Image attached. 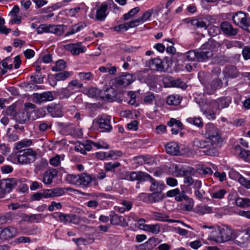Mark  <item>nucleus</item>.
<instances>
[{"label":"nucleus","instance_id":"f03ea898","mask_svg":"<svg viewBox=\"0 0 250 250\" xmlns=\"http://www.w3.org/2000/svg\"><path fill=\"white\" fill-rule=\"evenodd\" d=\"M219 47L220 44L218 42L213 40H209L197 51V61L203 62L211 58L213 55V52L216 51Z\"/></svg>","mask_w":250,"mask_h":250},{"label":"nucleus","instance_id":"8fccbe9b","mask_svg":"<svg viewBox=\"0 0 250 250\" xmlns=\"http://www.w3.org/2000/svg\"><path fill=\"white\" fill-rule=\"evenodd\" d=\"M139 11L140 8L139 7H136L129 10L127 13L123 15V19L125 21H127L136 15Z\"/></svg>","mask_w":250,"mask_h":250},{"label":"nucleus","instance_id":"bf43d9fd","mask_svg":"<svg viewBox=\"0 0 250 250\" xmlns=\"http://www.w3.org/2000/svg\"><path fill=\"white\" fill-rule=\"evenodd\" d=\"M122 155L123 153L120 151L110 150L107 152L108 158L116 159L118 157L122 156Z\"/></svg>","mask_w":250,"mask_h":250},{"label":"nucleus","instance_id":"f257e3e1","mask_svg":"<svg viewBox=\"0 0 250 250\" xmlns=\"http://www.w3.org/2000/svg\"><path fill=\"white\" fill-rule=\"evenodd\" d=\"M206 140L195 138L192 142V146L199 148H209L205 151L206 155L215 156L218 155L216 146H219L222 142L220 130L213 124L208 123L205 126Z\"/></svg>","mask_w":250,"mask_h":250},{"label":"nucleus","instance_id":"3c124183","mask_svg":"<svg viewBox=\"0 0 250 250\" xmlns=\"http://www.w3.org/2000/svg\"><path fill=\"white\" fill-rule=\"evenodd\" d=\"M72 73L68 71H63L55 75V80L58 81H64L69 78Z\"/></svg>","mask_w":250,"mask_h":250},{"label":"nucleus","instance_id":"c756f323","mask_svg":"<svg viewBox=\"0 0 250 250\" xmlns=\"http://www.w3.org/2000/svg\"><path fill=\"white\" fill-rule=\"evenodd\" d=\"M219 111L214 108V107L211 106L210 103V105L207 110L204 112V115L209 120H213L216 118V114L218 113Z\"/></svg>","mask_w":250,"mask_h":250},{"label":"nucleus","instance_id":"6e6552de","mask_svg":"<svg viewBox=\"0 0 250 250\" xmlns=\"http://www.w3.org/2000/svg\"><path fill=\"white\" fill-rule=\"evenodd\" d=\"M53 99V96L50 91L44 92L42 93H35L33 94V102L38 104L52 101Z\"/></svg>","mask_w":250,"mask_h":250},{"label":"nucleus","instance_id":"2eb2a0df","mask_svg":"<svg viewBox=\"0 0 250 250\" xmlns=\"http://www.w3.org/2000/svg\"><path fill=\"white\" fill-rule=\"evenodd\" d=\"M135 80L136 77L134 75L125 73L117 78V83L125 86L130 84Z\"/></svg>","mask_w":250,"mask_h":250},{"label":"nucleus","instance_id":"6e6d98bb","mask_svg":"<svg viewBox=\"0 0 250 250\" xmlns=\"http://www.w3.org/2000/svg\"><path fill=\"white\" fill-rule=\"evenodd\" d=\"M78 76L82 81H90L94 78V75L91 72H80Z\"/></svg>","mask_w":250,"mask_h":250},{"label":"nucleus","instance_id":"680f3d73","mask_svg":"<svg viewBox=\"0 0 250 250\" xmlns=\"http://www.w3.org/2000/svg\"><path fill=\"white\" fill-rule=\"evenodd\" d=\"M154 99L155 96L154 94L149 93L144 97V101L146 104H152Z\"/></svg>","mask_w":250,"mask_h":250},{"label":"nucleus","instance_id":"bb28decb","mask_svg":"<svg viewBox=\"0 0 250 250\" xmlns=\"http://www.w3.org/2000/svg\"><path fill=\"white\" fill-rule=\"evenodd\" d=\"M53 218L63 224L69 223V214H64L62 212H57L52 214Z\"/></svg>","mask_w":250,"mask_h":250},{"label":"nucleus","instance_id":"5701e85b","mask_svg":"<svg viewBox=\"0 0 250 250\" xmlns=\"http://www.w3.org/2000/svg\"><path fill=\"white\" fill-rule=\"evenodd\" d=\"M188 23H190L192 25L196 28H203L207 29L208 23L206 20L203 19H187L186 20Z\"/></svg>","mask_w":250,"mask_h":250},{"label":"nucleus","instance_id":"774afa93","mask_svg":"<svg viewBox=\"0 0 250 250\" xmlns=\"http://www.w3.org/2000/svg\"><path fill=\"white\" fill-rule=\"evenodd\" d=\"M175 200L178 202H181L183 200L187 201V200H189V198L186 194L185 192L184 191H183L181 193L179 192V193L178 194L176 195Z\"/></svg>","mask_w":250,"mask_h":250},{"label":"nucleus","instance_id":"b1692460","mask_svg":"<svg viewBox=\"0 0 250 250\" xmlns=\"http://www.w3.org/2000/svg\"><path fill=\"white\" fill-rule=\"evenodd\" d=\"M29 119V115L26 109L16 113L15 119L20 124H23Z\"/></svg>","mask_w":250,"mask_h":250},{"label":"nucleus","instance_id":"79ce46f5","mask_svg":"<svg viewBox=\"0 0 250 250\" xmlns=\"http://www.w3.org/2000/svg\"><path fill=\"white\" fill-rule=\"evenodd\" d=\"M164 195L163 193L152 192L150 193L149 203H153L159 202L164 199Z\"/></svg>","mask_w":250,"mask_h":250},{"label":"nucleus","instance_id":"aec40b11","mask_svg":"<svg viewBox=\"0 0 250 250\" xmlns=\"http://www.w3.org/2000/svg\"><path fill=\"white\" fill-rule=\"evenodd\" d=\"M17 229L14 227H8L0 231V238L4 240L15 237L17 234Z\"/></svg>","mask_w":250,"mask_h":250},{"label":"nucleus","instance_id":"6ab92c4d","mask_svg":"<svg viewBox=\"0 0 250 250\" xmlns=\"http://www.w3.org/2000/svg\"><path fill=\"white\" fill-rule=\"evenodd\" d=\"M58 172L56 169H51L45 171L42 176V182L45 185H50L53 179L57 176Z\"/></svg>","mask_w":250,"mask_h":250},{"label":"nucleus","instance_id":"423d86ee","mask_svg":"<svg viewBox=\"0 0 250 250\" xmlns=\"http://www.w3.org/2000/svg\"><path fill=\"white\" fill-rule=\"evenodd\" d=\"M247 230H233L232 240L235 244L243 248L249 240Z\"/></svg>","mask_w":250,"mask_h":250},{"label":"nucleus","instance_id":"4c0bfd02","mask_svg":"<svg viewBox=\"0 0 250 250\" xmlns=\"http://www.w3.org/2000/svg\"><path fill=\"white\" fill-rule=\"evenodd\" d=\"M168 217V215L166 213L154 211L152 212V219L156 221L165 222Z\"/></svg>","mask_w":250,"mask_h":250},{"label":"nucleus","instance_id":"e2e57ef3","mask_svg":"<svg viewBox=\"0 0 250 250\" xmlns=\"http://www.w3.org/2000/svg\"><path fill=\"white\" fill-rule=\"evenodd\" d=\"M55 208L57 209H60L62 208V205L60 203H57L55 201L51 202L50 205L48 207V209L49 211H53Z\"/></svg>","mask_w":250,"mask_h":250},{"label":"nucleus","instance_id":"9b49d317","mask_svg":"<svg viewBox=\"0 0 250 250\" xmlns=\"http://www.w3.org/2000/svg\"><path fill=\"white\" fill-rule=\"evenodd\" d=\"M44 199L53 198L60 197L64 194L65 191L62 188H57L53 189H46L42 191Z\"/></svg>","mask_w":250,"mask_h":250},{"label":"nucleus","instance_id":"20e7f679","mask_svg":"<svg viewBox=\"0 0 250 250\" xmlns=\"http://www.w3.org/2000/svg\"><path fill=\"white\" fill-rule=\"evenodd\" d=\"M37 154L31 148L20 150L13 156L15 158L13 163H18L21 165H27L33 162L36 159Z\"/></svg>","mask_w":250,"mask_h":250},{"label":"nucleus","instance_id":"2f4dec72","mask_svg":"<svg viewBox=\"0 0 250 250\" xmlns=\"http://www.w3.org/2000/svg\"><path fill=\"white\" fill-rule=\"evenodd\" d=\"M161 229V225L160 224H149L146 227L145 231L151 232L157 235L160 233Z\"/></svg>","mask_w":250,"mask_h":250},{"label":"nucleus","instance_id":"5fc2aeb1","mask_svg":"<svg viewBox=\"0 0 250 250\" xmlns=\"http://www.w3.org/2000/svg\"><path fill=\"white\" fill-rule=\"evenodd\" d=\"M187 60L188 61H197V52L196 50H190L185 54Z\"/></svg>","mask_w":250,"mask_h":250},{"label":"nucleus","instance_id":"49530a36","mask_svg":"<svg viewBox=\"0 0 250 250\" xmlns=\"http://www.w3.org/2000/svg\"><path fill=\"white\" fill-rule=\"evenodd\" d=\"M66 66V62L62 60H59L56 62L55 65L52 67V70L56 72L62 71L65 68Z\"/></svg>","mask_w":250,"mask_h":250},{"label":"nucleus","instance_id":"69168bd1","mask_svg":"<svg viewBox=\"0 0 250 250\" xmlns=\"http://www.w3.org/2000/svg\"><path fill=\"white\" fill-rule=\"evenodd\" d=\"M239 182L247 188H250V180H247L245 177L240 175L238 179Z\"/></svg>","mask_w":250,"mask_h":250},{"label":"nucleus","instance_id":"603ef678","mask_svg":"<svg viewBox=\"0 0 250 250\" xmlns=\"http://www.w3.org/2000/svg\"><path fill=\"white\" fill-rule=\"evenodd\" d=\"M51 24H42L38 26L37 33L38 34L44 33H50Z\"/></svg>","mask_w":250,"mask_h":250},{"label":"nucleus","instance_id":"4be33fe9","mask_svg":"<svg viewBox=\"0 0 250 250\" xmlns=\"http://www.w3.org/2000/svg\"><path fill=\"white\" fill-rule=\"evenodd\" d=\"M220 27L222 31L228 35L234 36L237 33V29L232 28V25L228 22H223Z\"/></svg>","mask_w":250,"mask_h":250},{"label":"nucleus","instance_id":"ddd939ff","mask_svg":"<svg viewBox=\"0 0 250 250\" xmlns=\"http://www.w3.org/2000/svg\"><path fill=\"white\" fill-rule=\"evenodd\" d=\"M97 123L101 132H110L112 129L110 120L108 117L102 116L97 120Z\"/></svg>","mask_w":250,"mask_h":250},{"label":"nucleus","instance_id":"7ed1b4c3","mask_svg":"<svg viewBox=\"0 0 250 250\" xmlns=\"http://www.w3.org/2000/svg\"><path fill=\"white\" fill-rule=\"evenodd\" d=\"M233 229L227 226L218 227L210 234L209 239L217 243H223L232 240Z\"/></svg>","mask_w":250,"mask_h":250},{"label":"nucleus","instance_id":"a878e982","mask_svg":"<svg viewBox=\"0 0 250 250\" xmlns=\"http://www.w3.org/2000/svg\"><path fill=\"white\" fill-rule=\"evenodd\" d=\"M223 72L225 76L228 78H234L239 75V72L236 68L233 66L226 67L224 70Z\"/></svg>","mask_w":250,"mask_h":250},{"label":"nucleus","instance_id":"39448f33","mask_svg":"<svg viewBox=\"0 0 250 250\" xmlns=\"http://www.w3.org/2000/svg\"><path fill=\"white\" fill-rule=\"evenodd\" d=\"M92 180L90 175L84 173L78 175L68 174L65 177V180L67 183L83 187H88Z\"/></svg>","mask_w":250,"mask_h":250},{"label":"nucleus","instance_id":"f704fd0d","mask_svg":"<svg viewBox=\"0 0 250 250\" xmlns=\"http://www.w3.org/2000/svg\"><path fill=\"white\" fill-rule=\"evenodd\" d=\"M120 165V163L118 162H110L104 164V168L106 172H114L116 169Z\"/></svg>","mask_w":250,"mask_h":250},{"label":"nucleus","instance_id":"f3484780","mask_svg":"<svg viewBox=\"0 0 250 250\" xmlns=\"http://www.w3.org/2000/svg\"><path fill=\"white\" fill-rule=\"evenodd\" d=\"M231 103V100L228 98H221L211 102V106L214 107L218 111L220 109L226 108Z\"/></svg>","mask_w":250,"mask_h":250},{"label":"nucleus","instance_id":"dca6fc26","mask_svg":"<svg viewBox=\"0 0 250 250\" xmlns=\"http://www.w3.org/2000/svg\"><path fill=\"white\" fill-rule=\"evenodd\" d=\"M148 66L152 70L160 72L165 71L164 63L159 58L151 59L148 62Z\"/></svg>","mask_w":250,"mask_h":250},{"label":"nucleus","instance_id":"864d4df0","mask_svg":"<svg viewBox=\"0 0 250 250\" xmlns=\"http://www.w3.org/2000/svg\"><path fill=\"white\" fill-rule=\"evenodd\" d=\"M226 190L224 189H220L218 190L215 191L211 194V197L212 198L217 199H221L224 198L226 194Z\"/></svg>","mask_w":250,"mask_h":250},{"label":"nucleus","instance_id":"4468645a","mask_svg":"<svg viewBox=\"0 0 250 250\" xmlns=\"http://www.w3.org/2000/svg\"><path fill=\"white\" fill-rule=\"evenodd\" d=\"M149 182L151 184L149 187V190L151 192L162 193L163 190L166 187L164 182L156 180L153 177L151 178Z\"/></svg>","mask_w":250,"mask_h":250},{"label":"nucleus","instance_id":"0e129e2a","mask_svg":"<svg viewBox=\"0 0 250 250\" xmlns=\"http://www.w3.org/2000/svg\"><path fill=\"white\" fill-rule=\"evenodd\" d=\"M69 223L78 224L81 221L80 217L78 215L69 214Z\"/></svg>","mask_w":250,"mask_h":250},{"label":"nucleus","instance_id":"a18cd8bd","mask_svg":"<svg viewBox=\"0 0 250 250\" xmlns=\"http://www.w3.org/2000/svg\"><path fill=\"white\" fill-rule=\"evenodd\" d=\"M9 60H11L10 57H7L5 59H4L2 62L1 64L3 67V69L0 67V73L2 75H4L7 73V69H11L13 67L12 64H8V61Z\"/></svg>","mask_w":250,"mask_h":250},{"label":"nucleus","instance_id":"c85d7f7f","mask_svg":"<svg viewBox=\"0 0 250 250\" xmlns=\"http://www.w3.org/2000/svg\"><path fill=\"white\" fill-rule=\"evenodd\" d=\"M110 221L112 225L121 226L127 225V224L125 222V220L124 217L116 214H114L111 216Z\"/></svg>","mask_w":250,"mask_h":250},{"label":"nucleus","instance_id":"4d7b16f0","mask_svg":"<svg viewBox=\"0 0 250 250\" xmlns=\"http://www.w3.org/2000/svg\"><path fill=\"white\" fill-rule=\"evenodd\" d=\"M5 188L9 190L15 187L17 184V181L15 179H6L4 182Z\"/></svg>","mask_w":250,"mask_h":250},{"label":"nucleus","instance_id":"c9c22d12","mask_svg":"<svg viewBox=\"0 0 250 250\" xmlns=\"http://www.w3.org/2000/svg\"><path fill=\"white\" fill-rule=\"evenodd\" d=\"M235 149L237 151H239V156L246 161H250V151L248 150H242L240 146H236Z\"/></svg>","mask_w":250,"mask_h":250},{"label":"nucleus","instance_id":"58836bf2","mask_svg":"<svg viewBox=\"0 0 250 250\" xmlns=\"http://www.w3.org/2000/svg\"><path fill=\"white\" fill-rule=\"evenodd\" d=\"M212 211V208L207 205H198L196 208V213L204 215L210 213Z\"/></svg>","mask_w":250,"mask_h":250},{"label":"nucleus","instance_id":"13d9d810","mask_svg":"<svg viewBox=\"0 0 250 250\" xmlns=\"http://www.w3.org/2000/svg\"><path fill=\"white\" fill-rule=\"evenodd\" d=\"M16 105L14 104L9 106L5 110L6 115L15 119V116L16 114Z\"/></svg>","mask_w":250,"mask_h":250},{"label":"nucleus","instance_id":"72a5a7b5","mask_svg":"<svg viewBox=\"0 0 250 250\" xmlns=\"http://www.w3.org/2000/svg\"><path fill=\"white\" fill-rule=\"evenodd\" d=\"M187 123L193 125L199 128H201L203 126V122L201 117H190L186 119Z\"/></svg>","mask_w":250,"mask_h":250},{"label":"nucleus","instance_id":"de8ad7c7","mask_svg":"<svg viewBox=\"0 0 250 250\" xmlns=\"http://www.w3.org/2000/svg\"><path fill=\"white\" fill-rule=\"evenodd\" d=\"M64 159L63 155H56L49 160L50 164L54 167H58L61 164V161Z\"/></svg>","mask_w":250,"mask_h":250},{"label":"nucleus","instance_id":"c03bdc74","mask_svg":"<svg viewBox=\"0 0 250 250\" xmlns=\"http://www.w3.org/2000/svg\"><path fill=\"white\" fill-rule=\"evenodd\" d=\"M32 141L30 139H24L16 143L15 145L16 149L20 150L23 147L31 146Z\"/></svg>","mask_w":250,"mask_h":250},{"label":"nucleus","instance_id":"f8f14e48","mask_svg":"<svg viewBox=\"0 0 250 250\" xmlns=\"http://www.w3.org/2000/svg\"><path fill=\"white\" fill-rule=\"evenodd\" d=\"M108 6V3L104 2L96 10V14L95 16V19L98 21H104L108 12H107Z\"/></svg>","mask_w":250,"mask_h":250},{"label":"nucleus","instance_id":"0eeeda50","mask_svg":"<svg viewBox=\"0 0 250 250\" xmlns=\"http://www.w3.org/2000/svg\"><path fill=\"white\" fill-rule=\"evenodd\" d=\"M83 86V84L77 80H73L70 82L65 88L61 90V94L63 98H68L72 94L78 92Z\"/></svg>","mask_w":250,"mask_h":250},{"label":"nucleus","instance_id":"09e8293b","mask_svg":"<svg viewBox=\"0 0 250 250\" xmlns=\"http://www.w3.org/2000/svg\"><path fill=\"white\" fill-rule=\"evenodd\" d=\"M152 178V177H151L149 174H148L146 172H143L141 171H138L137 181H150L151 178Z\"/></svg>","mask_w":250,"mask_h":250},{"label":"nucleus","instance_id":"9d476101","mask_svg":"<svg viewBox=\"0 0 250 250\" xmlns=\"http://www.w3.org/2000/svg\"><path fill=\"white\" fill-rule=\"evenodd\" d=\"M233 22L240 27L243 28L247 27V22L250 20L247 15L242 12L235 13L232 17Z\"/></svg>","mask_w":250,"mask_h":250},{"label":"nucleus","instance_id":"e433bc0d","mask_svg":"<svg viewBox=\"0 0 250 250\" xmlns=\"http://www.w3.org/2000/svg\"><path fill=\"white\" fill-rule=\"evenodd\" d=\"M43 214H29L26 216L27 221L32 223H39L44 218Z\"/></svg>","mask_w":250,"mask_h":250},{"label":"nucleus","instance_id":"a19ab883","mask_svg":"<svg viewBox=\"0 0 250 250\" xmlns=\"http://www.w3.org/2000/svg\"><path fill=\"white\" fill-rule=\"evenodd\" d=\"M85 26L86 25L84 23L81 22L76 24L72 27V29L70 31H68L66 33V36H67L74 34L83 29Z\"/></svg>","mask_w":250,"mask_h":250},{"label":"nucleus","instance_id":"37998d69","mask_svg":"<svg viewBox=\"0 0 250 250\" xmlns=\"http://www.w3.org/2000/svg\"><path fill=\"white\" fill-rule=\"evenodd\" d=\"M63 25H52L51 24L50 33H53L57 36L62 35L64 30Z\"/></svg>","mask_w":250,"mask_h":250},{"label":"nucleus","instance_id":"393cba45","mask_svg":"<svg viewBox=\"0 0 250 250\" xmlns=\"http://www.w3.org/2000/svg\"><path fill=\"white\" fill-rule=\"evenodd\" d=\"M46 109L53 117H61L63 116V113L60 105L47 106Z\"/></svg>","mask_w":250,"mask_h":250},{"label":"nucleus","instance_id":"cd10ccee","mask_svg":"<svg viewBox=\"0 0 250 250\" xmlns=\"http://www.w3.org/2000/svg\"><path fill=\"white\" fill-rule=\"evenodd\" d=\"M222 85V82L220 79H215L210 84L208 85L207 87V92L209 94L213 93L214 91L217 89L220 88Z\"/></svg>","mask_w":250,"mask_h":250},{"label":"nucleus","instance_id":"a211bd4d","mask_svg":"<svg viewBox=\"0 0 250 250\" xmlns=\"http://www.w3.org/2000/svg\"><path fill=\"white\" fill-rule=\"evenodd\" d=\"M153 13V9H149L144 12L141 16L134 20L133 21L136 27L149 21Z\"/></svg>","mask_w":250,"mask_h":250},{"label":"nucleus","instance_id":"1a4fd4ad","mask_svg":"<svg viewBox=\"0 0 250 250\" xmlns=\"http://www.w3.org/2000/svg\"><path fill=\"white\" fill-rule=\"evenodd\" d=\"M64 47L73 55H78L80 53L85 52L86 50V47L83 45L81 42L68 44L65 45Z\"/></svg>","mask_w":250,"mask_h":250},{"label":"nucleus","instance_id":"412c9836","mask_svg":"<svg viewBox=\"0 0 250 250\" xmlns=\"http://www.w3.org/2000/svg\"><path fill=\"white\" fill-rule=\"evenodd\" d=\"M166 152L172 155H177L180 153L179 145L175 142H172L167 143L165 146Z\"/></svg>","mask_w":250,"mask_h":250},{"label":"nucleus","instance_id":"ea45409f","mask_svg":"<svg viewBox=\"0 0 250 250\" xmlns=\"http://www.w3.org/2000/svg\"><path fill=\"white\" fill-rule=\"evenodd\" d=\"M138 171H126L122 176V179L130 181H137Z\"/></svg>","mask_w":250,"mask_h":250},{"label":"nucleus","instance_id":"473e14b6","mask_svg":"<svg viewBox=\"0 0 250 250\" xmlns=\"http://www.w3.org/2000/svg\"><path fill=\"white\" fill-rule=\"evenodd\" d=\"M182 98L179 95H170L167 99V103L169 105H177L180 104Z\"/></svg>","mask_w":250,"mask_h":250},{"label":"nucleus","instance_id":"338daca9","mask_svg":"<svg viewBox=\"0 0 250 250\" xmlns=\"http://www.w3.org/2000/svg\"><path fill=\"white\" fill-rule=\"evenodd\" d=\"M93 146L98 149H108V145L103 141H99L97 143H93Z\"/></svg>","mask_w":250,"mask_h":250},{"label":"nucleus","instance_id":"052dcab7","mask_svg":"<svg viewBox=\"0 0 250 250\" xmlns=\"http://www.w3.org/2000/svg\"><path fill=\"white\" fill-rule=\"evenodd\" d=\"M167 125L169 126H176L180 129H183V124L179 120L171 118L170 121L167 123Z\"/></svg>","mask_w":250,"mask_h":250},{"label":"nucleus","instance_id":"7c9ffc66","mask_svg":"<svg viewBox=\"0 0 250 250\" xmlns=\"http://www.w3.org/2000/svg\"><path fill=\"white\" fill-rule=\"evenodd\" d=\"M136 27V25L133 20L124 24H120L114 27V30L116 31H127L128 29Z\"/></svg>","mask_w":250,"mask_h":250}]
</instances>
